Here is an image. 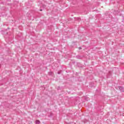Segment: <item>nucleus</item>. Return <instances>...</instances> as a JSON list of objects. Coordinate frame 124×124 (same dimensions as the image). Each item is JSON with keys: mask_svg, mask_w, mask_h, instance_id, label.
Returning <instances> with one entry per match:
<instances>
[{"mask_svg": "<svg viewBox=\"0 0 124 124\" xmlns=\"http://www.w3.org/2000/svg\"><path fill=\"white\" fill-rule=\"evenodd\" d=\"M43 7H44V8H46V5H43Z\"/></svg>", "mask_w": 124, "mask_h": 124, "instance_id": "nucleus-4", "label": "nucleus"}, {"mask_svg": "<svg viewBox=\"0 0 124 124\" xmlns=\"http://www.w3.org/2000/svg\"><path fill=\"white\" fill-rule=\"evenodd\" d=\"M8 34V32H6V34Z\"/></svg>", "mask_w": 124, "mask_h": 124, "instance_id": "nucleus-11", "label": "nucleus"}, {"mask_svg": "<svg viewBox=\"0 0 124 124\" xmlns=\"http://www.w3.org/2000/svg\"><path fill=\"white\" fill-rule=\"evenodd\" d=\"M7 1H9V2H11V0H7Z\"/></svg>", "mask_w": 124, "mask_h": 124, "instance_id": "nucleus-7", "label": "nucleus"}, {"mask_svg": "<svg viewBox=\"0 0 124 124\" xmlns=\"http://www.w3.org/2000/svg\"><path fill=\"white\" fill-rule=\"evenodd\" d=\"M49 74H50L51 75H52V74H53V72H50L49 73Z\"/></svg>", "mask_w": 124, "mask_h": 124, "instance_id": "nucleus-5", "label": "nucleus"}, {"mask_svg": "<svg viewBox=\"0 0 124 124\" xmlns=\"http://www.w3.org/2000/svg\"><path fill=\"white\" fill-rule=\"evenodd\" d=\"M118 88L121 92H124V87H123L122 86H118Z\"/></svg>", "mask_w": 124, "mask_h": 124, "instance_id": "nucleus-1", "label": "nucleus"}, {"mask_svg": "<svg viewBox=\"0 0 124 124\" xmlns=\"http://www.w3.org/2000/svg\"><path fill=\"white\" fill-rule=\"evenodd\" d=\"M11 4H12V3H8L7 5H11Z\"/></svg>", "mask_w": 124, "mask_h": 124, "instance_id": "nucleus-6", "label": "nucleus"}, {"mask_svg": "<svg viewBox=\"0 0 124 124\" xmlns=\"http://www.w3.org/2000/svg\"><path fill=\"white\" fill-rule=\"evenodd\" d=\"M78 49H79V50H81V49H82V48L80 47L78 48Z\"/></svg>", "mask_w": 124, "mask_h": 124, "instance_id": "nucleus-9", "label": "nucleus"}, {"mask_svg": "<svg viewBox=\"0 0 124 124\" xmlns=\"http://www.w3.org/2000/svg\"><path fill=\"white\" fill-rule=\"evenodd\" d=\"M76 58H77V59H78L79 60H81V59H82V56H80V55H78L76 56Z\"/></svg>", "mask_w": 124, "mask_h": 124, "instance_id": "nucleus-2", "label": "nucleus"}, {"mask_svg": "<svg viewBox=\"0 0 124 124\" xmlns=\"http://www.w3.org/2000/svg\"><path fill=\"white\" fill-rule=\"evenodd\" d=\"M36 124H40V121H39V120H36Z\"/></svg>", "mask_w": 124, "mask_h": 124, "instance_id": "nucleus-3", "label": "nucleus"}, {"mask_svg": "<svg viewBox=\"0 0 124 124\" xmlns=\"http://www.w3.org/2000/svg\"><path fill=\"white\" fill-rule=\"evenodd\" d=\"M40 11H42V9H40Z\"/></svg>", "mask_w": 124, "mask_h": 124, "instance_id": "nucleus-10", "label": "nucleus"}, {"mask_svg": "<svg viewBox=\"0 0 124 124\" xmlns=\"http://www.w3.org/2000/svg\"><path fill=\"white\" fill-rule=\"evenodd\" d=\"M57 74H61V72H58Z\"/></svg>", "mask_w": 124, "mask_h": 124, "instance_id": "nucleus-8", "label": "nucleus"}]
</instances>
